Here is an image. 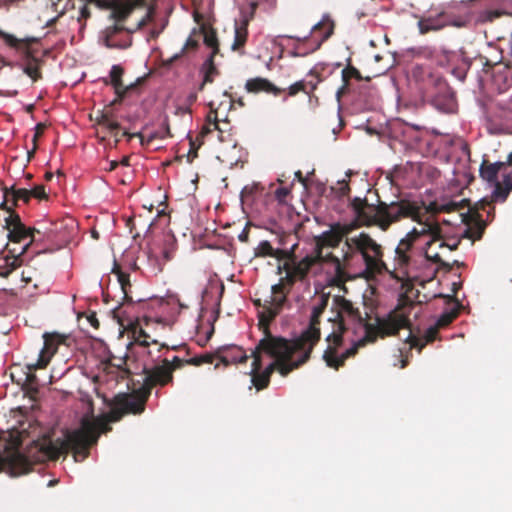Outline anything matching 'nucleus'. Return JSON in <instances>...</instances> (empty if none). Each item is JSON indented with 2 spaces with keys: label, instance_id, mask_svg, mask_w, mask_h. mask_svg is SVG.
Instances as JSON below:
<instances>
[{
  "label": "nucleus",
  "instance_id": "a19ab883",
  "mask_svg": "<svg viewBox=\"0 0 512 512\" xmlns=\"http://www.w3.org/2000/svg\"><path fill=\"white\" fill-rule=\"evenodd\" d=\"M197 46V41L193 40L191 37H189L185 43V45L183 46V48L181 49V52L180 53H183L188 47H192V48H195Z\"/></svg>",
  "mask_w": 512,
  "mask_h": 512
},
{
  "label": "nucleus",
  "instance_id": "c756f323",
  "mask_svg": "<svg viewBox=\"0 0 512 512\" xmlns=\"http://www.w3.org/2000/svg\"><path fill=\"white\" fill-rule=\"evenodd\" d=\"M503 13V9L484 10L480 13L479 20L482 22L493 21L495 18H498Z\"/></svg>",
  "mask_w": 512,
  "mask_h": 512
},
{
  "label": "nucleus",
  "instance_id": "4be33fe9",
  "mask_svg": "<svg viewBox=\"0 0 512 512\" xmlns=\"http://www.w3.org/2000/svg\"><path fill=\"white\" fill-rule=\"evenodd\" d=\"M434 107L444 113H452L455 110V99L451 93L447 95H437L433 98Z\"/></svg>",
  "mask_w": 512,
  "mask_h": 512
},
{
  "label": "nucleus",
  "instance_id": "39448f33",
  "mask_svg": "<svg viewBox=\"0 0 512 512\" xmlns=\"http://www.w3.org/2000/svg\"><path fill=\"white\" fill-rule=\"evenodd\" d=\"M314 254V276L325 274L327 281L341 278L343 268H357L359 275L366 278L386 269L381 245L364 232L345 239L341 259L319 249H314Z\"/></svg>",
  "mask_w": 512,
  "mask_h": 512
},
{
  "label": "nucleus",
  "instance_id": "09e8293b",
  "mask_svg": "<svg viewBox=\"0 0 512 512\" xmlns=\"http://www.w3.org/2000/svg\"><path fill=\"white\" fill-rule=\"evenodd\" d=\"M238 238H239V240H240V241H246V240H247V238H248V235H247V233H246L245 231H242V232L239 234Z\"/></svg>",
  "mask_w": 512,
  "mask_h": 512
},
{
  "label": "nucleus",
  "instance_id": "8fccbe9b",
  "mask_svg": "<svg viewBox=\"0 0 512 512\" xmlns=\"http://www.w3.org/2000/svg\"><path fill=\"white\" fill-rule=\"evenodd\" d=\"M121 164L124 165V166H128L129 163H128V158H123L122 161H121Z\"/></svg>",
  "mask_w": 512,
  "mask_h": 512
},
{
  "label": "nucleus",
  "instance_id": "de8ad7c7",
  "mask_svg": "<svg viewBox=\"0 0 512 512\" xmlns=\"http://www.w3.org/2000/svg\"><path fill=\"white\" fill-rule=\"evenodd\" d=\"M119 165V163L117 161H111L109 163V167H108V170L112 171L114 169H116V167Z\"/></svg>",
  "mask_w": 512,
  "mask_h": 512
},
{
  "label": "nucleus",
  "instance_id": "79ce46f5",
  "mask_svg": "<svg viewBox=\"0 0 512 512\" xmlns=\"http://www.w3.org/2000/svg\"><path fill=\"white\" fill-rule=\"evenodd\" d=\"M456 204L455 203H447V204H443V205H440V206H436V210L438 211H442V210H451V209H455L456 208Z\"/></svg>",
  "mask_w": 512,
  "mask_h": 512
},
{
  "label": "nucleus",
  "instance_id": "6ab92c4d",
  "mask_svg": "<svg viewBox=\"0 0 512 512\" xmlns=\"http://www.w3.org/2000/svg\"><path fill=\"white\" fill-rule=\"evenodd\" d=\"M245 89L251 93L264 91L273 95H278L281 92L280 88L276 87L268 79L261 77L248 79L245 84Z\"/></svg>",
  "mask_w": 512,
  "mask_h": 512
},
{
  "label": "nucleus",
  "instance_id": "f03ea898",
  "mask_svg": "<svg viewBox=\"0 0 512 512\" xmlns=\"http://www.w3.org/2000/svg\"><path fill=\"white\" fill-rule=\"evenodd\" d=\"M328 301V294H321L314 299L309 326L299 337L286 339L267 332L266 336L259 341L252 353L253 362L250 372L252 383L257 390L268 385L270 375L275 369L282 376H286L309 359L314 345L320 338L317 324Z\"/></svg>",
  "mask_w": 512,
  "mask_h": 512
},
{
  "label": "nucleus",
  "instance_id": "f257e3e1",
  "mask_svg": "<svg viewBox=\"0 0 512 512\" xmlns=\"http://www.w3.org/2000/svg\"><path fill=\"white\" fill-rule=\"evenodd\" d=\"M331 309L335 313V318L331 319L334 327L326 338L328 346L323 359L327 366L338 368L365 341H373L377 335H393L402 328L410 329L409 316L413 306L397 307L384 316H377L373 323H367L344 297L335 296Z\"/></svg>",
  "mask_w": 512,
  "mask_h": 512
},
{
  "label": "nucleus",
  "instance_id": "a878e982",
  "mask_svg": "<svg viewBox=\"0 0 512 512\" xmlns=\"http://www.w3.org/2000/svg\"><path fill=\"white\" fill-rule=\"evenodd\" d=\"M112 272L117 276V280L121 286L123 293L127 295V287L130 286L129 275L123 272L116 262H114Z\"/></svg>",
  "mask_w": 512,
  "mask_h": 512
},
{
  "label": "nucleus",
  "instance_id": "603ef678",
  "mask_svg": "<svg viewBox=\"0 0 512 512\" xmlns=\"http://www.w3.org/2000/svg\"><path fill=\"white\" fill-rule=\"evenodd\" d=\"M491 133H498L500 131V129L498 128H494V129H489Z\"/></svg>",
  "mask_w": 512,
  "mask_h": 512
},
{
  "label": "nucleus",
  "instance_id": "ea45409f",
  "mask_svg": "<svg viewBox=\"0 0 512 512\" xmlns=\"http://www.w3.org/2000/svg\"><path fill=\"white\" fill-rule=\"evenodd\" d=\"M157 131L160 135V139H164L165 137L169 136L170 131L167 122H164L162 127Z\"/></svg>",
  "mask_w": 512,
  "mask_h": 512
},
{
  "label": "nucleus",
  "instance_id": "ddd939ff",
  "mask_svg": "<svg viewBox=\"0 0 512 512\" xmlns=\"http://www.w3.org/2000/svg\"><path fill=\"white\" fill-rule=\"evenodd\" d=\"M457 315L455 308L444 311L435 321L434 324L428 326L424 331V342L419 345L420 339H412L411 346L418 347L421 350L426 343L433 341L436 338L437 331L440 327L447 326Z\"/></svg>",
  "mask_w": 512,
  "mask_h": 512
},
{
  "label": "nucleus",
  "instance_id": "9b49d317",
  "mask_svg": "<svg viewBox=\"0 0 512 512\" xmlns=\"http://www.w3.org/2000/svg\"><path fill=\"white\" fill-rule=\"evenodd\" d=\"M349 230L347 225L339 223L332 225L329 230L315 237L314 249L323 250V247H337L343 239L348 237Z\"/></svg>",
  "mask_w": 512,
  "mask_h": 512
},
{
  "label": "nucleus",
  "instance_id": "aec40b11",
  "mask_svg": "<svg viewBox=\"0 0 512 512\" xmlns=\"http://www.w3.org/2000/svg\"><path fill=\"white\" fill-rule=\"evenodd\" d=\"M167 261L161 255L159 249L153 245L146 253L147 272L151 275H157L162 271Z\"/></svg>",
  "mask_w": 512,
  "mask_h": 512
},
{
  "label": "nucleus",
  "instance_id": "5701e85b",
  "mask_svg": "<svg viewBox=\"0 0 512 512\" xmlns=\"http://www.w3.org/2000/svg\"><path fill=\"white\" fill-rule=\"evenodd\" d=\"M4 201L1 203L3 206L10 198L17 203L18 201L27 202L30 197L29 189L26 188H18L16 189L14 186L10 188H5L3 192Z\"/></svg>",
  "mask_w": 512,
  "mask_h": 512
},
{
  "label": "nucleus",
  "instance_id": "72a5a7b5",
  "mask_svg": "<svg viewBox=\"0 0 512 512\" xmlns=\"http://www.w3.org/2000/svg\"><path fill=\"white\" fill-rule=\"evenodd\" d=\"M30 197H35L38 199H43L46 197V192L43 186H35L32 189H29Z\"/></svg>",
  "mask_w": 512,
  "mask_h": 512
},
{
  "label": "nucleus",
  "instance_id": "6e6d98bb",
  "mask_svg": "<svg viewBox=\"0 0 512 512\" xmlns=\"http://www.w3.org/2000/svg\"><path fill=\"white\" fill-rule=\"evenodd\" d=\"M110 126H111V128H118L119 125H118V123H112Z\"/></svg>",
  "mask_w": 512,
  "mask_h": 512
},
{
  "label": "nucleus",
  "instance_id": "13d9d810",
  "mask_svg": "<svg viewBox=\"0 0 512 512\" xmlns=\"http://www.w3.org/2000/svg\"><path fill=\"white\" fill-rule=\"evenodd\" d=\"M55 482H56V481H50L48 485H49V486H52V485H54V483H55Z\"/></svg>",
  "mask_w": 512,
  "mask_h": 512
},
{
  "label": "nucleus",
  "instance_id": "f3484780",
  "mask_svg": "<svg viewBox=\"0 0 512 512\" xmlns=\"http://www.w3.org/2000/svg\"><path fill=\"white\" fill-rule=\"evenodd\" d=\"M216 357L222 362L224 365L244 362L248 358L245 351H243L240 347L235 345L224 346L219 348L217 351Z\"/></svg>",
  "mask_w": 512,
  "mask_h": 512
},
{
  "label": "nucleus",
  "instance_id": "bf43d9fd",
  "mask_svg": "<svg viewBox=\"0 0 512 512\" xmlns=\"http://www.w3.org/2000/svg\"><path fill=\"white\" fill-rule=\"evenodd\" d=\"M36 138H37V134H34V136H33V141L34 142L36 141Z\"/></svg>",
  "mask_w": 512,
  "mask_h": 512
},
{
  "label": "nucleus",
  "instance_id": "49530a36",
  "mask_svg": "<svg viewBox=\"0 0 512 512\" xmlns=\"http://www.w3.org/2000/svg\"><path fill=\"white\" fill-rule=\"evenodd\" d=\"M88 321L91 323L92 326H94V327L98 326V320L96 319L95 315L89 316Z\"/></svg>",
  "mask_w": 512,
  "mask_h": 512
},
{
  "label": "nucleus",
  "instance_id": "a18cd8bd",
  "mask_svg": "<svg viewBox=\"0 0 512 512\" xmlns=\"http://www.w3.org/2000/svg\"><path fill=\"white\" fill-rule=\"evenodd\" d=\"M246 3L252 8L254 9L255 7H257L259 5V2L261 0H245Z\"/></svg>",
  "mask_w": 512,
  "mask_h": 512
},
{
  "label": "nucleus",
  "instance_id": "052dcab7",
  "mask_svg": "<svg viewBox=\"0 0 512 512\" xmlns=\"http://www.w3.org/2000/svg\"><path fill=\"white\" fill-rule=\"evenodd\" d=\"M179 54H175V56L173 57V59H176L178 58Z\"/></svg>",
  "mask_w": 512,
  "mask_h": 512
},
{
  "label": "nucleus",
  "instance_id": "3c124183",
  "mask_svg": "<svg viewBox=\"0 0 512 512\" xmlns=\"http://www.w3.org/2000/svg\"><path fill=\"white\" fill-rule=\"evenodd\" d=\"M510 56L512 58V32H511V40H510Z\"/></svg>",
  "mask_w": 512,
  "mask_h": 512
},
{
  "label": "nucleus",
  "instance_id": "f704fd0d",
  "mask_svg": "<svg viewBox=\"0 0 512 512\" xmlns=\"http://www.w3.org/2000/svg\"><path fill=\"white\" fill-rule=\"evenodd\" d=\"M215 356L212 355V354H204V355H201V356H198V357H195L193 359V362L195 364H201V363H212L213 360H214Z\"/></svg>",
  "mask_w": 512,
  "mask_h": 512
},
{
  "label": "nucleus",
  "instance_id": "4468645a",
  "mask_svg": "<svg viewBox=\"0 0 512 512\" xmlns=\"http://www.w3.org/2000/svg\"><path fill=\"white\" fill-rule=\"evenodd\" d=\"M333 22L329 18V16L324 15L322 19L315 23L309 30V32L304 35L303 37L299 36H286L290 39H295L297 41H306L308 38H310L311 35H316V37L319 38L317 47H319L325 40H327L333 33Z\"/></svg>",
  "mask_w": 512,
  "mask_h": 512
},
{
  "label": "nucleus",
  "instance_id": "412c9836",
  "mask_svg": "<svg viewBox=\"0 0 512 512\" xmlns=\"http://www.w3.org/2000/svg\"><path fill=\"white\" fill-rule=\"evenodd\" d=\"M123 69L119 65H113L110 70L111 84L119 97H124L130 90L136 87L137 82L124 86L121 80Z\"/></svg>",
  "mask_w": 512,
  "mask_h": 512
},
{
  "label": "nucleus",
  "instance_id": "c03bdc74",
  "mask_svg": "<svg viewBox=\"0 0 512 512\" xmlns=\"http://www.w3.org/2000/svg\"><path fill=\"white\" fill-rule=\"evenodd\" d=\"M156 138H160V135L158 133V131H154V132H151L148 136H147V141L150 142Z\"/></svg>",
  "mask_w": 512,
  "mask_h": 512
},
{
  "label": "nucleus",
  "instance_id": "864d4df0",
  "mask_svg": "<svg viewBox=\"0 0 512 512\" xmlns=\"http://www.w3.org/2000/svg\"><path fill=\"white\" fill-rule=\"evenodd\" d=\"M131 268H132V269H137V268H138V267H137V263H136V262H133V263L131 264Z\"/></svg>",
  "mask_w": 512,
  "mask_h": 512
},
{
  "label": "nucleus",
  "instance_id": "4c0bfd02",
  "mask_svg": "<svg viewBox=\"0 0 512 512\" xmlns=\"http://www.w3.org/2000/svg\"><path fill=\"white\" fill-rule=\"evenodd\" d=\"M354 207H355V210L357 212V214L359 216L365 214L366 212L364 211V206L366 205V203L364 201H362L360 198H355L354 199Z\"/></svg>",
  "mask_w": 512,
  "mask_h": 512
},
{
  "label": "nucleus",
  "instance_id": "c85d7f7f",
  "mask_svg": "<svg viewBox=\"0 0 512 512\" xmlns=\"http://www.w3.org/2000/svg\"><path fill=\"white\" fill-rule=\"evenodd\" d=\"M204 43L212 50L210 56L213 58L214 55L218 52V42L214 31H207L204 33Z\"/></svg>",
  "mask_w": 512,
  "mask_h": 512
},
{
  "label": "nucleus",
  "instance_id": "e433bc0d",
  "mask_svg": "<svg viewBox=\"0 0 512 512\" xmlns=\"http://www.w3.org/2000/svg\"><path fill=\"white\" fill-rule=\"evenodd\" d=\"M289 95L293 96L297 94L299 91L304 90V83L302 81H298L292 85L289 86Z\"/></svg>",
  "mask_w": 512,
  "mask_h": 512
},
{
  "label": "nucleus",
  "instance_id": "cd10ccee",
  "mask_svg": "<svg viewBox=\"0 0 512 512\" xmlns=\"http://www.w3.org/2000/svg\"><path fill=\"white\" fill-rule=\"evenodd\" d=\"M123 406L126 412H132L134 414H138L143 411V403L133 398L126 397L124 399Z\"/></svg>",
  "mask_w": 512,
  "mask_h": 512
},
{
  "label": "nucleus",
  "instance_id": "dca6fc26",
  "mask_svg": "<svg viewBox=\"0 0 512 512\" xmlns=\"http://www.w3.org/2000/svg\"><path fill=\"white\" fill-rule=\"evenodd\" d=\"M173 367H171L170 362L165 359L164 365L155 366L148 372V379L154 384L165 385L172 380V369L179 367L181 364V359L177 356H174L172 359Z\"/></svg>",
  "mask_w": 512,
  "mask_h": 512
},
{
  "label": "nucleus",
  "instance_id": "393cba45",
  "mask_svg": "<svg viewBox=\"0 0 512 512\" xmlns=\"http://www.w3.org/2000/svg\"><path fill=\"white\" fill-rule=\"evenodd\" d=\"M352 77L356 79H361L360 72L355 67L348 66L347 68L342 70V78L344 81V85L336 92V98L338 101H340L341 94L347 85L348 79Z\"/></svg>",
  "mask_w": 512,
  "mask_h": 512
},
{
  "label": "nucleus",
  "instance_id": "a211bd4d",
  "mask_svg": "<svg viewBox=\"0 0 512 512\" xmlns=\"http://www.w3.org/2000/svg\"><path fill=\"white\" fill-rule=\"evenodd\" d=\"M153 245L159 249L163 258L169 261L176 250V238L170 231H166L162 233Z\"/></svg>",
  "mask_w": 512,
  "mask_h": 512
},
{
  "label": "nucleus",
  "instance_id": "0eeeda50",
  "mask_svg": "<svg viewBox=\"0 0 512 512\" xmlns=\"http://www.w3.org/2000/svg\"><path fill=\"white\" fill-rule=\"evenodd\" d=\"M505 162L496 161L486 165L484 161L479 169L480 176L494 186L493 194L496 199L505 201L512 190V172H507Z\"/></svg>",
  "mask_w": 512,
  "mask_h": 512
},
{
  "label": "nucleus",
  "instance_id": "7c9ffc66",
  "mask_svg": "<svg viewBox=\"0 0 512 512\" xmlns=\"http://www.w3.org/2000/svg\"><path fill=\"white\" fill-rule=\"evenodd\" d=\"M273 254V248L268 241H261L255 248L256 256H270Z\"/></svg>",
  "mask_w": 512,
  "mask_h": 512
},
{
  "label": "nucleus",
  "instance_id": "2f4dec72",
  "mask_svg": "<svg viewBox=\"0 0 512 512\" xmlns=\"http://www.w3.org/2000/svg\"><path fill=\"white\" fill-rule=\"evenodd\" d=\"M0 37L5 41V43L13 48H18L21 40L16 38L14 35L6 33L0 29Z\"/></svg>",
  "mask_w": 512,
  "mask_h": 512
},
{
  "label": "nucleus",
  "instance_id": "9d476101",
  "mask_svg": "<svg viewBox=\"0 0 512 512\" xmlns=\"http://www.w3.org/2000/svg\"><path fill=\"white\" fill-rule=\"evenodd\" d=\"M443 224L440 227L444 228L445 235L438 237V247L443 251H452L457 249L460 244L461 238L465 237L467 230L461 224L463 223V214L459 213L453 220L442 219Z\"/></svg>",
  "mask_w": 512,
  "mask_h": 512
},
{
  "label": "nucleus",
  "instance_id": "bb28decb",
  "mask_svg": "<svg viewBox=\"0 0 512 512\" xmlns=\"http://www.w3.org/2000/svg\"><path fill=\"white\" fill-rule=\"evenodd\" d=\"M204 68L206 69L203 81L199 86V90H203L205 84L211 83L213 81V74L216 72V68L213 65L212 56H209L208 59L204 63Z\"/></svg>",
  "mask_w": 512,
  "mask_h": 512
},
{
  "label": "nucleus",
  "instance_id": "b1692460",
  "mask_svg": "<svg viewBox=\"0 0 512 512\" xmlns=\"http://www.w3.org/2000/svg\"><path fill=\"white\" fill-rule=\"evenodd\" d=\"M246 40H247L246 23L242 22L241 24H239L238 22H235L234 41L231 45V49L233 51H240V49L244 46Z\"/></svg>",
  "mask_w": 512,
  "mask_h": 512
},
{
  "label": "nucleus",
  "instance_id": "6e6552de",
  "mask_svg": "<svg viewBox=\"0 0 512 512\" xmlns=\"http://www.w3.org/2000/svg\"><path fill=\"white\" fill-rule=\"evenodd\" d=\"M290 287L285 279L281 277L280 281L271 286L270 300L266 301L263 309L259 312V324L264 328V336L271 333L268 330L270 322L286 307L289 306L287 295Z\"/></svg>",
  "mask_w": 512,
  "mask_h": 512
},
{
  "label": "nucleus",
  "instance_id": "473e14b6",
  "mask_svg": "<svg viewBox=\"0 0 512 512\" xmlns=\"http://www.w3.org/2000/svg\"><path fill=\"white\" fill-rule=\"evenodd\" d=\"M134 334L136 341L139 342L141 345H149V335L142 328H140L139 331L135 330Z\"/></svg>",
  "mask_w": 512,
  "mask_h": 512
},
{
  "label": "nucleus",
  "instance_id": "c9c22d12",
  "mask_svg": "<svg viewBox=\"0 0 512 512\" xmlns=\"http://www.w3.org/2000/svg\"><path fill=\"white\" fill-rule=\"evenodd\" d=\"M289 194V189L286 187L277 188L275 191V197L279 202L285 201V198Z\"/></svg>",
  "mask_w": 512,
  "mask_h": 512
},
{
  "label": "nucleus",
  "instance_id": "423d86ee",
  "mask_svg": "<svg viewBox=\"0 0 512 512\" xmlns=\"http://www.w3.org/2000/svg\"><path fill=\"white\" fill-rule=\"evenodd\" d=\"M8 238L13 243L20 244L19 248L9 249L11 255L0 257V274L8 275L19 266V256L25 253L34 240L35 230L25 227L18 215L10 214L5 218Z\"/></svg>",
  "mask_w": 512,
  "mask_h": 512
},
{
  "label": "nucleus",
  "instance_id": "37998d69",
  "mask_svg": "<svg viewBox=\"0 0 512 512\" xmlns=\"http://www.w3.org/2000/svg\"><path fill=\"white\" fill-rule=\"evenodd\" d=\"M79 13H80L79 19H81V18L86 19L90 16V11L86 5H84L80 8Z\"/></svg>",
  "mask_w": 512,
  "mask_h": 512
},
{
  "label": "nucleus",
  "instance_id": "1a4fd4ad",
  "mask_svg": "<svg viewBox=\"0 0 512 512\" xmlns=\"http://www.w3.org/2000/svg\"><path fill=\"white\" fill-rule=\"evenodd\" d=\"M314 264L315 254L313 250L303 257L291 256L285 261L283 267H278V270L279 273H281L282 269L285 271L283 278L289 286H292L296 281H304L309 275H314Z\"/></svg>",
  "mask_w": 512,
  "mask_h": 512
},
{
  "label": "nucleus",
  "instance_id": "2eb2a0df",
  "mask_svg": "<svg viewBox=\"0 0 512 512\" xmlns=\"http://www.w3.org/2000/svg\"><path fill=\"white\" fill-rule=\"evenodd\" d=\"M43 339L44 344L36 364L38 368H43L49 363L58 346L64 341V338L57 333H45Z\"/></svg>",
  "mask_w": 512,
  "mask_h": 512
},
{
  "label": "nucleus",
  "instance_id": "f8f14e48",
  "mask_svg": "<svg viewBox=\"0 0 512 512\" xmlns=\"http://www.w3.org/2000/svg\"><path fill=\"white\" fill-rule=\"evenodd\" d=\"M445 16V12H440L435 16L421 17L417 23L420 34H426L430 31H439L448 25L463 27L466 24V20L464 19L450 21L446 20Z\"/></svg>",
  "mask_w": 512,
  "mask_h": 512
},
{
  "label": "nucleus",
  "instance_id": "5fc2aeb1",
  "mask_svg": "<svg viewBox=\"0 0 512 512\" xmlns=\"http://www.w3.org/2000/svg\"><path fill=\"white\" fill-rule=\"evenodd\" d=\"M92 236H93L94 238H96V239H97V238H98V232L93 231V232H92Z\"/></svg>",
  "mask_w": 512,
  "mask_h": 512
},
{
  "label": "nucleus",
  "instance_id": "4d7b16f0",
  "mask_svg": "<svg viewBox=\"0 0 512 512\" xmlns=\"http://www.w3.org/2000/svg\"><path fill=\"white\" fill-rule=\"evenodd\" d=\"M295 175H296V176H298V177H300V176H301V172H300V171H297V172L295 173Z\"/></svg>",
  "mask_w": 512,
  "mask_h": 512
},
{
  "label": "nucleus",
  "instance_id": "20e7f679",
  "mask_svg": "<svg viewBox=\"0 0 512 512\" xmlns=\"http://www.w3.org/2000/svg\"><path fill=\"white\" fill-rule=\"evenodd\" d=\"M99 437L98 424L89 418H83L77 429L67 431L63 439L52 440L43 437L34 441L23 455L14 444L0 441V470H13L25 461L44 462L54 460L68 450L75 452V459H84L89 446L97 442Z\"/></svg>",
  "mask_w": 512,
  "mask_h": 512
},
{
  "label": "nucleus",
  "instance_id": "7ed1b4c3",
  "mask_svg": "<svg viewBox=\"0 0 512 512\" xmlns=\"http://www.w3.org/2000/svg\"><path fill=\"white\" fill-rule=\"evenodd\" d=\"M370 210L368 223L382 230L402 218H411L417 222L395 249L400 267L409 266L416 255H424L427 260L441 262L443 253L440 252L442 248L438 247V237L445 235V231L440 227L439 219L435 220L431 215L422 217L417 209L404 202L381 203Z\"/></svg>",
  "mask_w": 512,
  "mask_h": 512
},
{
  "label": "nucleus",
  "instance_id": "58836bf2",
  "mask_svg": "<svg viewBox=\"0 0 512 512\" xmlns=\"http://www.w3.org/2000/svg\"><path fill=\"white\" fill-rule=\"evenodd\" d=\"M338 186L339 187H338V192L337 193H338L339 196H345V195L348 194L349 186H348V184H347L345 179H343L342 181H338Z\"/></svg>",
  "mask_w": 512,
  "mask_h": 512
}]
</instances>
